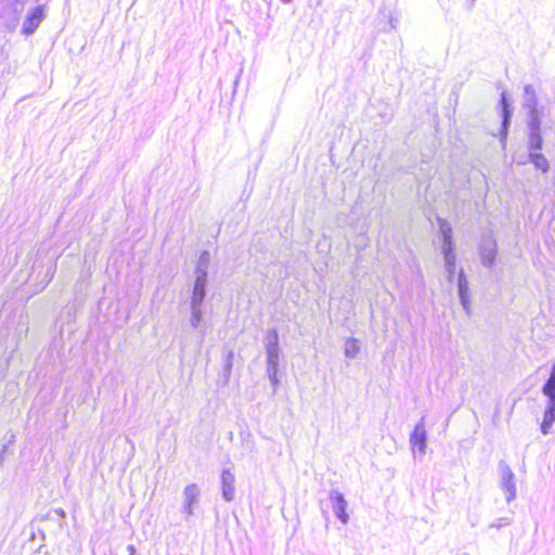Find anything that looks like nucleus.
Returning a JSON list of instances; mask_svg holds the SVG:
<instances>
[{"label":"nucleus","instance_id":"obj_1","mask_svg":"<svg viewBox=\"0 0 555 555\" xmlns=\"http://www.w3.org/2000/svg\"><path fill=\"white\" fill-rule=\"evenodd\" d=\"M210 263V255L208 251H203L198 258L195 271L192 293L190 298V324L192 328L199 330L202 337L205 335L203 327V302L206 297V287L208 283V268Z\"/></svg>","mask_w":555,"mask_h":555},{"label":"nucleus","instance_id":"obj_2","mask_svg":"<svg viewBox=\"0 0 555 555\" xmlns=\"http://www.w3.org/2000/svg\"><path fill=\"white\" fill-rule=\"evenodd\" d=\"M69 324V311L62 310L51 328L52 339L49 347L51 357H55L61 364L66 361L65 327Z\"/></svg>","mask_w":555,"mask_h":555},{"label":"nucleus","instance_id":"obj_3","mask_svg":"<svg viewBox=\"0 0 555 555\" xmlns=\"http://www.w3.org/2000/svg\"><path fill=\"white\" fill-rule=\"evenodd\" d=\"M35 1L37 4L27 11L25 20L22 24L21 34L25 37L34 35L39 25L46 18V5L41 3L42 0Z\"/></svg>","mask_w":555,"mask_h":555},{"label":"nucleus","instance_id":"obj_4","mask_svg":"<svg viewBox=\"0 0 555 555\" xmlns=\"http://www.w3.org/2000/svg\"><path fill=\"white\" fill-rule=\"evenodd\" d=\"M500 488L505 493L506 502L511 503L516 499V476L509 465L501 461L499 463Z\"/></svg>","mask_w":555,"mask_h":555},{"label":"nucleus","instance_id":"obj_5","mask_svg":"<svg viewBox=\"0 0 555 555\" xmlns=\"http://www.w3.org/2000/svg\"><path fill=\"white\" fill-rule=\"evenodd\" d=\"M410 444L414 456L422 460L427 448V433L425 429L424 417H422L415 425L413 433L410 436Z\"/></svg>","mask_w":555,"mask_h":555},{"label":"nucleus","instance_id":"obj_6","mask_svg":"<svg viewBox=\"0 0 555 555\" xmlns=\"http://www.w3.org/2000/svg\"><path fill=\"white\" fill-rule=\"evenodd\" d=\"M201 489L196 483H189L182 491L181 512L189 519L194 515V509L199 502Z\"/></svg>","mask_w":555,"mask_h":555},{"label":"nucleus","instance_id":"obj_7","mask_svg":"<svg viewBox=\"0 0 555 555\" xmlns=\"http://www.w3.org/2000/svg\"><path fill=\"white\" fill-rule=\"evenodd\" d=\"M541 117L528 118V150L530 152L541 151L543 139L541 134Z\"/></svg>","mask_w":555,"mask_h":555},{"label":"nucleus","instance_id":"obj_8","mask_svg":"<svg viewBox=\"0 0 555 555\" xmlns=\"http://www.w3.org/2000/svg\"><path fill=\"white\" fill-rule=\"evenodd\" d=\"M39 267H42L41 264L38 263V259L35 260L34 264H33V272L29 274V279L30 280H35L36 282V285L38 286L36 292H39L41 289H43L49 283L50 281L53 279V275L55 273V263H54V257H51L49 259V263L47 264V268L43 272V275H42V279L37 282L38 278L41 275L42 271H37V269Z\"/></svg>","mask_w":555,"mask_h":555},{"label":"nucleus","instance_id":"obj_9","mask_svg":"<svg viewBox=\"0 0 555 555\" xmlns=\"http://www.w3.org/2000/svg\"><path fill=\"white\" fill-rule=\"evenodd\" d=\"M331 501V507L336 517L346 525L349 521V515L347 513V501L344 494L338 490H331L328 494Z\"/></svg>","mask_w":555,"mask_h":555},{"label":"nucleus","instance_id":"obj_10","mask_svg":"<svg viewBox=\"0 0 555 555\" xmlns=\"http://www.w3.org/2000/svg\"><path fill=\"white\" fill-rule=\"evenodd\" d=\"M498 246L492 236L482 237L480 243V259L485 267H492L496 257Z\"/></svg>","mask_w":555,"mask_h":555},{"label":"nucleus","instance_id":"obj_11","mask_svg":"<svg viewBox=\"0 0 555 555\" xmlns=\"http://www.w3.org/2000/svg\"><path fill=\"white\" fill-rule=\"evenodd\" d=\"M524 107L528 111V118L541 117L535 88L532 85H526L524 88Z\"/></svg>","mask_w":555,"mask_h":555},{"label":"nucleus","instance_id":"obj_12","mask_svg":"<svg viewBox=\"0 0 555 555\" xmlns=\"http://www.w3.org/2000/svg\"><path fill=\"white\" fill-rule=\"evenodd\" d=\"M1 5L4 27L8 31L12 33L17 28L21 16L25 9H18L15 11L13 8L8 7L5 3H1Z\"/></svg>","mask_w":555,"mask_h":555},{"label":"nucleus","instance_id":"obj_13","mask_svg":"<svg viewBox=\"0 0 555 555\" xmlns=\"http://www.w3.org/2000/svg\"><path fill=\"white\" fill-rule=\"evenodd\" d=\"M457 291L461 305L465 310L466 314H470V295H469V286L468 281L465 276L464 270L461 269L457 276Z\"/></svg>","mask_w":555,"mask_h":555},{"label":"nucleus","instance_id":"obj_14","mask_svg":"<svg viewBox=\"0 0 555 555\" xmlns=\"http://www.w3.org/2000/svg\"><path fill=\"white\" fill-rule=\"evenodd\" d=\"M235 477L233 473L227 468L222 470L221 474V490H222V498L227 502H231L235 498Z\"/></svg>","mask_w":555,"mask_h":555},{"label":"nucleus","instance_id":"obj_15","mask_svg":"<svg viewBox=\"0 0 555 555\" xmlns=\"http://www.w3.org/2000/svg\"><path fill=\"white\" fill-rule=\"evenodd\" d=\"M555 423V401L546 400L545 409L543 412V420L540 425L541 433L548 435L552 431Z\"/></svg>","mask_w":555,"mask_h":555},{"label":"nucleus","instance_id":"obj_16","mask_svg":"<svg viewBox=\"0 0 555 555\" xmlns=\"http://www.w3.org/2000/svg\"><path fill=\"white\" fill-rule=\"evenodd\" d=\"M444 258V269L448 274V281L452 283L454 274H455V262L456 255L454 253V248L451 249H441Z\"/></svg>","mask_w":555,"mask_h":555},{"label":"nucleus","instance_id":"obj_17","mask_svg":"<svg viewBox=\"0 0 555 555\" xmlns=\"http://www.w3.org/2000/svg\"><path fill=\"white\" fill-rule=\"evenodd\" d=\"M541 391L546 397V400L555 401V363L552 364L550 376L543 384Z\"/></svg>","mask_w":555,"mask_h":555},{"label":"nucleus","instance_id":"obj_18","mask_svg":"<svg viewBox=\"0 0 555 555\" xmlns=\"http://www.w3.org/2000/svg\"><path fill=\"white\" fill-rule=\"evenodd\" d=\"M440 232L442 235V249H451L454 248L453 240H452V228L450 223L446 220L439 219Z\"/></svg>","mask_w":555,"mask_h":555},{"label":"nucleus","instance_id":"obj_19","mask_svg":"<svg viewBox=\"0 0 555 555\" xmlns=\"http://www.w3.org/2000/svg\"><path fill=\"white\" fill-rule=\"evenodd\" d=\"M528 159L533 164L534 168L540 169L543 173L548 171V160L543 154L540 153V151L530 152Z\"/></svg>","mask_w":555,"mask_h":555},{"label":"nucleus","instance_id":"obj_20","mask_svg":"<svg viewBox=\"0 0 555 555\" xmlns=\"http://www.w3.org/2000/svg\"><path fill=\"white\" fill-rule=\"evenodd\" d=\"M501 105H502V134L505 138L507 134V128L509 125L512 111L509 109V104L507 102V98L505 93H502L501 95Z\"/></svg>","mask_w":555,"mask_h":555},{"label":"nucleus","instance_id":"obj_21","mask_svg":"<svg viewBox=\"0 0 555 555\" xmlns=\"http://www.w3.org/2000/svg\"><path fill=\"white\" fill-rule=\"evenodd\" d=\"M267 370L279 369L280 348H266Z\"/></svg>","mask_w":555,"mask_h":555},{"label":"nucleus","instance_id":"obj_22","mask_svg":"<svg viewBox=\"0 0 555 555\" xmlns=\"http://www.w3.org/2000/svg\"><path fill=\"white\" fill-rule=\"evenodd\" d=\"M360 351L359 343L357 339H348L345 344V356L349 359H353Z\"/></svg>","mask_w":555,"mask_h":555},{"label":"nucleus","instance_id":"obj_23","mask_svg":"<svg viewBox=\"0 0 555 555\" xmlns=\"http://www.w3.org/2000/svg\"><path fill=\"white\" fill-rule=\"evenodd\" d=\"M264 348H280L279 347V334L276 330H271L268 332L264 339Z\"/></svg>","mask_w":555,"mask_h":555},{"label":"nucleus","instance_id":"obj_24","mask_svg":"<svg viewBox=\"0 0 555 555\" xmlns=\"http://www.w3.org/2000/svg\"><path fill=\"white\" fill-rule=\"evenodd\" d=\"M1 3H5L8 7L13 8L15 11L18 9H25L30 0H0Z\"/></svg>","mask_w":555,"mask_h":555},{"label":"nucleus","instance_id":"obj_25","mask_svg":"<svg viewBox=\"0 0 555 555\" xmlns=\"http://www.w3.org/2000/svg\"><path fill=\"white\" fill-rule=\"evenodd\" d=\"M279 369H269L267 370L268 377L273 386V392H276L278 386L280 384V379L278 377Z\"/></svg>","mask_w":555,"mask_h":555},{"label":"nucleus","instance_id":"obj_26","mask_svg":"<svg viewBox=\"0 0 555 555\" xmlns=\"http://www.w3.org/2000/svg\"><path fill=\"white\" fill-rule=\"evenodd\" d=\"M233 358H234V352L232 350H230L227 353V357H225V360H224V374H225L227 378L230 377V374H231V371H232Z\"/></svg>","mask_w":555,"mask_h":555},{"label":"nucleus","instance_id":"obj_27","mask_svg":"<svg viewBox=\"0 0 555 555\" xmlns=\"http://www.w3.org/2000/svg\"><path fill=\"white\" fill-rule=\"evenodd\" d=\"M511 524V519L509 518H499V519H495L491 525L490 527L491 528H496V529H501L505 526H508Z\"/></svg>","mask_w":555,"mask_h":555},{"label":"nucleus","instance_id":"obj_28","mask_svg":"<svg viewBox=\"0 0 555 555\" xmlns=\"http://www.w3.org/2000/svg\"><path fill=\"white\" fill-rule=\"evenodd\" d=\"M13 442H14V436H12V437H11V439H10L9 443H7V444H3V446H2V448H1V450H0V466H2V465H3V462H4V455H5V453H7V452H8V450H9V444H10V443H13Z\"/></svg>","mask_w":555,"mask_h":555},{"label":"nucleus","instance_id":"obj_29","mask_svg":"<svg viewBox=\"0 0 555 555\" xmlns=\"http://www.w3.org/2000/svg\"><path fill=\"white\" fill-rule=\"evenodd\" d=\"M52 514H54L55 516L59 517V519L61 521H64L65 518H66V513L64 509H54V511H51L48 515H47V518H52Z\"/></svg>","mask_w":555,"mask_h":555},{"label":"nucleus","instance_id":"obj_30","mask_svg":"<svg viewBox=\"0 0 555 555\" xmlns=\"http://www.w3.org/2000/svg\"><path fill=\"white\" fill-rule=\"evenodd\" d=\"M127 553H128V555H134V554H135V547H134V545L129 544V545L127 546Z\"/></svg>","mask_w":555,"mask_h":555},{"label":"nucleus","instance_id":"obj_31","mask_svg":"<svg viewBox=\"0 0 555 555\" xmlns=\"http://www.w3.org/2000/svg\"><path fill=\"white\" fill-rule=\"evenodd\" d=\"M516 162H517V164H519V165H525L527 160H526V159H524V158H520V159H518V160H516Z\"/></svg>","mask_w":555,"mask_h":555},{"label":"nucleus","instance_id":"obj_32","mask_svg":"<svg viewBox=\"0 0 555 555\" xmlns=\"http://www.w3.org/2000/svg\"><path fill=\"white\" fill-rule=\"evenodd\" d=\"M36 534L35 532H31L30 540L35 539Z\"/></svg>","mask_w":555,"mask_h":555},{"label":"nucleus","instance_id":"obj_33","mask_svg":"<svg viewBox=\"0 0 555 555\" xmlns=\"http://www.w3.org/2000/svg\"><path fill=\"white\" fill-rule=\"evenodd\" d=\"M67 391H68V388H67V387H65V388H64V395H66V393H67Z\"/></svg>","mask_w":555,"mask_h":555},{"label":"nucleus","instance_id":"obj_34","mask_svg":"<svg viewBox=\"0 0 555 555\" xmlns=\"http://www.w3.org/2000/svg\"><path fill=\"white\" fill-rule=\"evenodd\" d=\"M67 479H68V475L64 478V483H66Z\"/></svg>","mask_w":555,"mask_h":555},{"label":"nucleus","instance_id":"obj_35","mask_svg":"<svg viewBox=\"0 0 555 555\" xmlns=\"http://www.w3.org/2000/svg\"><path fill=\"white\" fill-rule=\"evenodd\" d=\"M39 532H40L41 537L44 538V533L41 530H39Z\"/></svg>","mask_w":555,"mask_h":555},{"label":"nucleus","instance_id":"obj_36","mask_svg":"<svg viewBox=\"0 0 555 555\" xmlns=\"http://www.w3.org/2000/svg\"><path fill=\"white\" fill-rule=\"evenodd\" d=\"M284 3H288L291 2L292 0H282Z\"/></svg>","mask_w":555,"mask_h":555}]
</instances>
